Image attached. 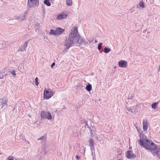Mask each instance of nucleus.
<instances>
[{
	"label": "nucleus",
	"instance_id": "nucleus-38",
	"mask_svg": "<svg viewBox=\"0 0 160 160\" xmlns=\"http://www.w3.org/2000/svg\"><path fill=\"white\" fill-rule=\"evenodd\" d=\"M55 63L54 62H53L51 65V67L52 68L55 65Z\"/></svg>",
	"mask_w": 160,
	"mask_h": 160
},
{
	"label": "nucleus",
	"instance_id": "nucleus-19",
	"mask_svg": "<svg viewBox=\"0 0 160 160\" xmlns=\"http://www.w3.org/2000/svg\"><path fill=\"white\" fill-rule=\"evenodd\" d=\"M44 3L48 6H50L51 4L49 0H45L44 1Z\"/></svg>",
	"mask_w": 160,
	"mask_h": 160
},
{
	"label": "nucleus",
	"instance_id": "nucleus-13",
	"mask_svg": "<svg viewBox=\"0 0 160 160\" xmlns=\"http://www.w3.org/2000/svg\"><path fill=\"white\" fill-rule=\"evenodd\" d=\"M143 129L144 131H145L147 130L148 128V125L147 122L145 120L143 121L142 123Z\"/></svg>",
	"mask_w": 160,
	"mask_h": 160
},
{
	"label": "nucleus",
	"instance_id": "nucleus-29",
	"mask_svg": "<svg viewBox=\"0 0 160 160\" xmlns=\"http://www.w3.org/2000/svg\"><path fill=\"white\" fill-rule=\"evenodd\" d=\"M102 45V43H100L99 44H98V49L99 50H100L101 49Z\"/></svg>",
	"mask_w": 160,
	"mask_h": 160
},
{
	"label": "nucleus",
	"instance_id": "nucleus-27",
	"mask_svg": "<svg viewBox=\"0 0 160 160\" xmlns=\"http://www.w3.org/2000/svg\"><path fill=\"white\" fill-rule=\"evenodd\" d=\"M126 109L127 110L128 112H130L131 113H133L132 108H130L127 107H126Z\"/></svg>",
	"mask_w": 160,
	"mask_h": 160
},
{
	"label": "nucleus",
	"instance_id": "nucleus-37",
	"mask_svg": "<svg viewBox=\"0 0 160 160\" xmlns=\"http://www.w3.org/2000/svg\"><path fill=\"white\" fill-rule=\"evenodd\" d=\"M16 19L18 20H20V16H17L16 17Z\"/></svg>",
	"mask_w": 160,
	"mask_h": 160
},
{
	"label": "nucleus",
	"instance_id": "nucleus-9",
	"mask_svg": "<svg viewBox=\"0 0 160 160\" xmlns=\"http://www.w3.org/2000/svg\"><path fill=\"white\" fill-rule=\"evenodd\" d=\"M9 74V73H8V71L7 70L5 69L3 70L1 73H0V79H3L6 75Z\"/></svg>",
	"mask_w": 160,
	"mask_h": 160
},
{
	"label": "nucleus",
	"instance_id": "nucleus-22",
	"mask_svg": "<svg viewBox=\"0 0 160 160\" xmlns=\"http://www.w3.org/2000/svg\"><path fill=\"white\" fill-rule=\"evenodd\" d=\"M135 96L134 94L132 93H130L129 94V95L128 96V99H131L132 98H134Z\"/></svg>",
	"mask_w": 160,
	"mask_h": 160
},
{
	"label": "nucleus",
	"instance_id": "nucleus-16",
	"mask_svg": "<svg viewBox=\"0 0 160 160\" xmlns=\"http://www.w3.org/2000/svg\"><path fill=\"white\" fill-rule=\"evenodd\" d=\"M86 89L88 92L91 91L92 89V85L90 83H88V84L87 85Z\"/></svg>",
	"mask_w": 160,
	"mask_h": 160
},
{
	"label": "nucleus",
	"instance_id": "nucleus-24",
	"mask_svg": "<svg viewBox=\"0 0 160 160\" xmlns=\"http://www.w3.org/2000/svg\"><path fill=\"white\" fill-rule=\"evenodd\" d=\"M20 19L21 21L25 20V17H26V14L25 13H24V14L21 15L20 16Z\"/></svg>",
	"mask_w": 160,
	"mask_h": 160
},
{
	"label": "nucleus",
	"instance_id": "nucleus-20",
	"mask_svg": "<svg viewBox=\"0 0 160 160\" xmlns=\"http://www.w3.org/2000/svg\"><path fill=\"white\" fill-rule=\"evenodd\" d=\"M158 104V102L153 103L151 105L152 108L154 109L157 108L158 107L157 106Z\"/></svg>",
	"mask_w": 160,
	"mask_h": 160
},
{
	"label": "nucleus",
	"instance_id": "nucleus-2",
	"mask_svg": "<svg viewBox=\"0 0 160 160\" xmlns=\"http://www.w3.org/2000/svg\"><path fill=\"white\" fill-rule=\"evenodd\" d=\"M140 139L138 140V142L143 148L150 151L153 156H156L160 159V151L159 147H157L156 144L151 140L144 137V135H140Z\"/></svg>",
	"mask_w": 160,
	"mask_h": 160
},
{
	"label": "nucleus",
	"instance_id": "nucleus-17",
	"mask_svg": "<svg viewBox=\"0 0 160 160\" xmlns=\"http://www.w3.org/2000/svg\"><path fill=\"white\" fill-rule=\"evenodd\" d=\"M66 3L67 6H72V0H66Z\"/></svg>",
	"mask_w": 160,
	"mask_h": 160
},
{
	"label": "nucleus",
	"instance_id": "nucleus-14",
	"mask_svg": "<svg viewBox=\"0 0 160 160\" xmlns=\"http://www.w3.org/2000/svg\"><path fill=\"white\" fill-rule=\"evenodd\" d=\"M88 128H89V130L91 132V135L92 136L93 132H94L95 131V127L93 126H91L90 127L89 126H88Z\"/></svg>",
	"mask_w": 160,
	"mask_h": 160
},
{
	"label": "nucleus",
	"instance_id": "nucleus-7",
	"mask_svg": "<svg viewBox=\"0 0 160 160\" xmlns=\"http://www.w3.org/2000/svg\"><path fill=\"white\" fill-rule=\"evenodd\" d=\"M126 156L128 159L134 158L136 157V155L133 153L132 151L130 150L127 151Z\"/></svg>",
	"mask_w": 160,
	"mask_h": 160
},
{
	"label": "nucleus",
	"instance_id": "nucleus-26",
	"mask_svg": "<svg viewBox=\"0 0 160 160\" xmlns=\"http://www.w3.org/2000/svg\"><path fill=\"white\" fill-rule=\"evenodd\" d=\"M25 50V48L23 46L21 45L19 48L18 51L22 52Z\"/></svg>",
	"mask_w": 160,
	"mask_h": 160
},
{
	"label": "nucleus",
	"instance_id": "nucleus-32",
	"mask_svg": "<svg viewBox=\"0 0 160 160\" xmlns=\"http://www.w3.org/2000/svg\"><path fill=\"white\" fill-rule=\"evenodd\" d=\"M83 87V86L81 85L80 84H78L77 86V89H79L80 88H82Z\"/></svg>",
	"mask_w": 160,
	"mask_h": 160
},
{
	"label": "nucleus",
	"instance_id": "nucleus-10",
	"mask_svg": "<svg viewBox=\"0 0 160 160\" xmlns=\"http://www.w3.org/2000/svg\"><path fill=\"white\" fill-rule=\"evenodd\" d=\"M65 31L64 29L61 28H58L56 29V36L61 35Z\"/></svg>",
	"mask_w": 160,
	"mask_h": 160
},
{
	"label": "nucleus",
	"instance_id": "nucleus-15",
	"mask_svg": "<svg viewBox=\"0 0 160 160\" xmlns=\"http://www.w3.org/2000/svg\"><path fill=\"white\" fill-rule=\"evenodd\" d=\"M138 8L143 9L144 8L145 6L144 2L143 1H141V2L137 5V6Z\"/></svg>",
	"mask_w": 160,
	"mask_h": 160
},
{
	"label": "nucleus",
	"instance_id": "nucleus-25",
	"mask_svg": "<svg viewBox=\"0 0 160 160\" xmlns=\"http://www.w3.org/2000/svg\"><path fill=\"white\" fill-rule=\"evenodd\" d=\"M49 33L51 35H53L55 36H56V30H54L52 29H51Z\"/></svg>",
	"mask_w": 160,
	"mask_h": 160
},
{
	"label": "nucleus",
	"instance_id": "nucleus-11",
	"mask_svg": "<svg viewBox=\"0 0 160 160\" xmlns=\"http://www.w3.org/2000/svg\"><path fill=\"white\" fill-rule=\"evenodd\" d=\"M89 146L90 147V149L91 151H92L95 150L94 147V143L93 140L91 139H89Z\"/></svg>",
	"mask_w": 160,
	"mask_h": 160
},
{
	"label": "nucleus",
	"instance_id": "nucleus-30",
	"mask_svg": "<svg viewBox=\"0 0 160 160\" xmlns=\"http://www.w3.org/2000/svg\"><path fill=\"white\" fill-rule=\"evenodd\" d=\"M10 73L13 76H16V74L15 73V72L14 71H8V73Z\"/></svg>",
	"mask_w": 160,
	"mask_h": 160
},
{
	"label": "nucleus",
	"instance_id": "nucleus-1",
	"mask_svg": "<svg viewBox=\"0 0 160 160\" xmlns=\"http://www.w3.org/2000/svg\"><path fill=\"white\" fill-rule=\"evenodd\" d=\"M68 35V37L66 38L65 42V45L66 47V49L67 50L72 45H74V42L75 41L78 46L83 45L87 47L88 45V42L85 41L78 34L77 28L75 27L71 30Z\"/></svg>",
	"mask_w": 160,
	"mask_h": 160
},
{
	"label": "nucleus",
	"instance_id": "nucleus-39",
	"mask_svg": "<svg viewBox=\"0 0 160 160\" xmlns=\"http://www.w3.org/2000/svg\"><path fill=\"white\" fill-rule=\"evenodd\" d=\"M34 82V80H33L32 81L31 80L30 81V83H32V84H33V82Z\"/></svg>",
	"mask_w": 160,
	"mask_h": 160
},
{
	"label": "nucleus",
	"instance_id": "nucleus-44",
	"mask_svg": "<svg viewBox=\"0 0 160 160\" xmlns=\"http://www.w3.org/2000/svg\"><path fill=\"white\" fill-rule=\"evenodd\" d=\"M159 146H160V145ZM159 151H160V148H159Z\"/></svg>",
	"mask_w": 160,
	"mask_h": 160
},
{
	"label": "nucleus",
	"instance_id": "nucleus-23",
	"mask_svg": "<svg viewBox=\"0 0 160 160\" xmlns=\"http://www.w3.org/2000/svg\"><path fill=\"white\" fill-rule=\"evenodd\" d=\"M111 51V49L109 48H108L106 47L104 48V52L106 53H108Z\"/></svg>",
	"mask_w": 160,
	"mask_h": 160
},
{
	"label": "nucleus",
	"instance_id": "nucleus-43",
	"mask_svg": "<svg viewBox=\"0 0 160 160\" xmlns=\"http://www.w3.org/2000/svg\"><path fill=\"white\" fill-rule=\"evenodd\" d=\"M28 116L30 118H31V116L30 115H28Z\"/></svg>",
	"mask_w": 160,
	"mask_h": 160
},
{
	"label": "nucleus",
	"instance_id": "nucleus-36",
	"mask_svg": "<svg viewBox=\"0 0 160 160\" xmlns=\"http://www.w3.org/2000/svg\"><path fill=\"white\" fill-rule=\"evenodd\" d=\"M80 157L78 155H77L76 156V158L77 160H78L80 158Z\"/></svg>",
	"mask_w": 160,
	"mask_h": 160
},
{
	"label": "nucleus",
	"instance_id": "nucleus-35",
	"mask_svg": "<svg viewBox=\"0 0 160 160\" xmlns=\"http://www.w3.org/2000/svg\"><path fill=\"white\" fill-rule=\"evenodd\" d=\"M13 158H14V157H13V156L10 157H9L7 160H14Z\"/></svg>",
	"mask_w": 160,
	"mask_h": 160
},
{
	"label": "nucleus",
	"instance_id": "nucleus-42",
	"mask_svg": "<svg viewBox=\"0 0 160 160\" xmlns=\"http://www.w3.org/2000/svg\"><path fill=\"white\" fill-rule=\"evenodd\" d=\"M98 42V41L96 40H95V43H97Z\"/></svg>",
	"mask_w": 160,
	"mask_h": 160
},
{
	"label": "nucleus",
	"instance_id": "nucleus-40",
	"mask_svg": "<svg viewBox=\"0 0 160 160\" xmlns=\"http://www.w3.org/2000/svg\"><path fill=\"white\" fill-rule=\"evenodd\" d=\"M94 154H95V152H92V156H93Z\"/></svg>",
	"mask_w": 160,
	"mask_h": 160
},
{
	"label": "nucleus",
	"instance_id": "nucleus-31",
	"mask_svg": "<svg viewBox=\"0 0 160 160\" xmlns=\"http://www.w3.org/2000/svg\"><path fill=\"white\" fill-rule=\"evenodd\" d=\"M38 78L36 77L35 79V83L36 85H37V86L38 84Z\"/></svg>",
	"mask_w": 160,
	"mask_h": 160
},
{
	"label": "nucleus",
	"instance_id": "nucleus-18",
	"mask_svg": "<svg viewBox=\"0 0 160 160\" xmlns=\"http://www.w3.org/2000/svg\"><path fill=\"white\" fill-rule=\"evenodd\" d=\"M47 137L45 136H42L40 137L38 139V140H42V141H45Z\"/></svg>",
	"mask_w": 160,
	"mask_h": 160
},
{
	"label": "nucleus",
	"instance_id": "nucleus-34",
	"mask_svg": "<svg viewBox=\"0 0 160 160\" xmlns=\"http://www.w3.org/2000/svg\"><path fill=\"white\" fill-rule=\"evenodd\" d=\"M136 108L135 107H133V108H132L133 113H135L136 112Z\"/></svg>",
	"mask_w": 160,
	"mask_h": 160
},
{
	"label": "nucleus",
	"instance_id": "nucleus-6",
	"mask_svg": "<svg viewBox=\"0 0 160 160\" xmlns=\"http://www.w3.org/2000/svg\"><path fill=\"white\" fill-rule=\"evenodd\" d=\"M54 94V92L51 90L49 91L45 89L44 91L43 97L44 98L48 99L51 98Z\"/></svg>",
	"mask_w": 160,
	"mask_h": 160
},
{
	"label": "nucleus",
	"instance_id": "nucleus-12",
	"mask_svg": "<svg viewBox=\"0 0 160 160\" xmlns=\"http://www.w3.org/2000/svg\"><path fill=\"white\" fill-rule=\"evenodd\" d=\"M67 15L65 14L64 12H62L57 17V19L58 20H61L62 19H64L67 18Z\"/></svg>",
	"mask_w": 160,
	"mask_h": 160
},
{
	"label": "nucleus",
	"instance_id": "nucleus-28",
	"mask_svg": "<svg viewBox=\"0 0 160 160\" xmlns=\"http://www.w3.org/2000/svg\"><path fill=\"white\" fill-rule=\"evenodd\" d=\"M28 41H27L25 42H24L23 45V47H24L25 48H26L28 45Z\"/></svg>",
	"mask_w": 160,
	"mask_h": 160
},
{
	"label": "nucleus",
	"instance_id": "nucleus-3",
	"mask_svg": "<svg viewBox=\"0 0 160 160\" xmlns=\"http://www.w3.org/2000/svg\"><path fill=\"white\" fill-rule=\"evenodd\" d=\"M8 99L4 97L0 99V110L3 111L7 106Z\"/></svg>",
	"mask_w": 160,
	"mask_h": 160
},
{
	"label": "nucleus",
	"instance_id": "nucleus-8",
	"mask_svg": "<svg viewBox=\"0 0 160 160\" xmlns=\"http://www.w3.org/2000/svg\"><path fill=\"white\" fill-rule=\"evenodd\" d=\"M118 64L120 67L122 68H126L127 66V62L124 60L120 61L118 62Z\"/></svg>",
	"mask_w": 160,
	"mask_h": 160
},
{
	"label": "nucleus",
	"instance_id": "nucleus-4",
	"mask_svg": "<svg viewBox=\"0 0 160 160\" xmlns=\"http://www.w3.org/2000/svg\"><path fill=\"white\" fill-rule=\"evenodd\" d=\"M39 5L38 0H28V6L29 8L38 7Z\"/></svg>",
	"mask_w": 160,
	"mask_h": 160
},
{
	"label": "nucleus",
	"instance_id": "nucleus-5",
	"mask_svg": "<svg viewBox=\"0 0 160 160\" xmlns=\"http://www.w3.org/2000/svg\"><path fill=\"white\" fill-rule=\"evenodd\" d=\"M40 116L42 118H46L48 120L52 119L51 114L47 111H42L40 113Z\"/></svg>",
	"mask_w": 160,
	"mask_h": 160
},
{
	"label": "nucleus",
	"instance_id": "nucleus-21",
	"mask_svg": "<svg viewBox=\"0 0 160 160\" xmlns=\"http://www.w3.org/2000/svg\"><path fill=\"white\" fill-rule=\"evenodd\" d=\"M121 150H119L118 151V155L117 157L118 159V160H122V159H121L120 158H121V157L122 156V154L121 153Z\"/></svg>",
	"mask_w": 160,
	"mask_h": 160
},
{
	"label": "nucleus",
	"instance_id": "nucleus-33",
	"mask_svg": "<svg viewBox=\"0 0 160 160\" xmlns=\"http://www.w3.org/2000/svg\"><path fill=\"white\" fill-rule=\"evenodd\" d=\"M83 123L85 125V128H86V126H87V127H88V126H89L88 125V122H86V121L84 120L83 121Z\"/></svg>",
	"mask_w": 160,
	"mask_h": 160
},
{
	"label": "nucleus",
	"instance_id": "nucleus-45",
	"mask_svg": "<svg viewBox=\"0 0 160 160\" xmlns=\"http://www.w3.org/2000/svg\"><path fill=\"white\" fill-rule=\"evenodd\" d=\"M131 148H132V147H131H131H130V148H129V149H131Z\"/></svg>",
	"mask_w": 160,
	"mask_h": 160
},
{
	"label": "nucleus",
	"instance_id": "nucleus-41",
	"mask_svg": "<svg viewBox=\"0 0 160 160\" xmlns=\"http://www.w3.org/2000/svg\"><path fill=\"white\" fill-rule=\"evenodd\" d=\"M45 12L44 11L43 13V16L44 17V15H45Z\"/></svg>",
	"mask_w": 160,
	"mask_h": 160
}]
</instances>
